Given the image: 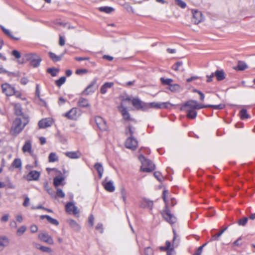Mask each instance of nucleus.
Returning a JSON list of instances; mask_svg holds the SVG:
<instances>
[{
    "label": "nucleus",
    "instance_id": "nucleus-1",
    "mask_svg": "<svg viewBox=\"0 0 255 255\" xmlns=\"http://www.w3.org/2000/svg\"><path fill=\"white\" fill-rule=\"evenodd\" d=\"M29 122V118L27 116H23V118H17L13 122L12 126L10 129V134L14 136H17L26 125Z\"/></svg>",
    "mask_w": 255,
    "mask_h": 255
},
{
    "label": "nucleus",
    "instance_id": "nucleus-2",
    "mask_svg": "<svg viewBox=\"0 0 255 255\" xmlns=\"http://www.w3.org/2000/svg\"><path fill=\"white\" fill-rule=\"evenodd\" d=\"M168 193L167 190H164L162 194V198L165 203L166 204L165 209L161 212V214L164 219L169 224H173L176 222V218L172 214L170 213L167 205V200L166 195Z\"/></svg>",
    "mask_w": 255,
    "mask_h": 255
},
{
    "label": "nucleus",
    "instance_id": "nucleus-3",
    "mask_svg": "<svg viewBox=\"0 0 255 255\" xmlns=\"http://www.w3.org/2000/svg\"><path fill=\"white\" fill-rule=\"evenodd\" d=\"M124 100L128 101H131L132 106L137 110L146 111L149 109V106L148 103L141 101L138 98H133L132 100H131L129 97H127Z\"/></svg>",
    "mask_w": 255,
    "mask_h": 255
},
{
    "label": "nucleus",
    "instance_id": "nucleus-4",
    "mask_svg": "<svg viewBox=\"0 0 255 255\" xmlns=\"http://www.w3.org/2000/svg\"><path fill=\"white\" fill-rule=\"evenodd\" d=\"M139 159L142 163L141 170L143 172H150L155 169V165L153 162L145 158L143 155H140Z\"/></svg>",
    "mask_w": 255,
    "mask_h": 255
},
{
    "label": "nucleus",
    "instance_id": "nucleus-5",
    "mask_svg": "<svg viewBox=\"0 0 255 255\" xmlns=\"http://www.w3.org/2000/svg\"><path fill=\"white\" fill-rule=\"evenodd\" d=\"M24 59L29 62L30 64L34 67H37L40 65L41 59L40 56L36 53H27L24 55Z\"/></svg>",
    "mask_w": 255,
    "mask_h": 255
},
{
    "label": "nucleus",
    "instance_id": "nucleus-6",
    "mask_svg": "<svg viewBox=\"0 0 255 255\" xmlns=\"http://www.w3.org/2000/svg\"><path fill=\"white\" fill-rule=\"evenodd\" d=\"M205 108V105L199 104L196 100H190L186 102L182 106L181 110H185L187 109L199 110Z\"/></svg>",
    "mask_w": 255,
    "mask_h": 255
},
{
    "label": "nucleus",
    "instance_id": "nucleus-7",
    "mask_svg": "<svg viewBox=\"0 0 255 255\" xmlns=\"http://www.w3.org/2000/svg\"><path fill=\"white\" fill-rule=\"evenodd\" d=\"M192 12L193 15L192 21L194 24H197L203 21V17L201 11L198 10L193 9Z\"/></svg>",
    "mask_w": 255,
    "mask_h": 255
},
{
    "label": "nucleus",
    "instance_id": "nucleus-8",
    "mask_svg": "<svg viewBox=\"0 0 255 255\" xmlns=\"http://www.w3.org/2000/svg\"><path fill=\"white\" fill-rule=\"evenodd\" d=\"M80 116L78 110L76 108L71 109L64 114V116L71 120H76Z\"/></svg>",
    "mask_w": 255,
    "mask_h": 255
},
{
    "label": "nucleus",
    "instance_id": "nucleus-9",
    "mask_svg": "<svg viewBox=\"0 0 255 255\" xmlns=\"http://www.w3.org/2000/svg\"><path fill=\"white\" fill-rule=\"evenodd\" d=\"M1 87L2 92L7 96H12L13 95V93H14V88L7 83L2 84Z\"/></svg>",
    "mask_w": 255,
    "mask_h": 255
},
{
    "label": "nucleus",
    "instance_id": "nucleus-10",
    "mask_svg": "<svg viewBox=\"0 0 255 255\" xmlns=\"http://www.w3.org/2000/svg\"><path fill=\"white\" fill-rule=\"evenodd\" d=\"M38 237L40 241L48 244L53 245L54 244L52 238L46 232L39 233Z\"/></svg>",
    "mask_w": 255,
    "mask_h": 255
},
{
    "label": "nucleus",
    "instance_id": "nucleus-11",
    "mask_svg": "<svg viewBox=\"0 0 255 255\" xmlns=\"http://www.w3.org/2000/svg\"><path fill=\"white\" fill-rule=\"evenodd\" d=\"M125 146L128 148L134 150L137 146V141L133 137H129L125 142Z\"/></svg>",
    "mask_w": 255,
    "mask_h": 255
},
{
    "label": "nucleus",
    "instance_id": "nucleus-12",
    "mask_svg": "<svg viewBox=\"0 0 255 255\" xmlns=\"http://www.w3.org/2000/svg\"><path fill=\"white\" fill-rule=\"evenodd\" d=\"M149 105V109L153 108L156 109H166L169 107V106H172L169 102H163V103H156L152 102L148 103Z\"/></svg>",
    "mask_w": 255,
    "mask_h": 255
},
{
    "label": "nucleus",
    "instance_id": "nucleus-13",
    "mask_svg": "<svg viewBox=\"0 0 255 255\" xmlns=\"http://www.w3.org/2000/svg\"><path fill=\"white\" fill-rule=\"evenodd\" d=\"M95 121L100 130L105 131L107 129L108 126L106 122L102 117L97 116L95 117Z\"/></svg>",
    "mask_w": 255,
    "mask_h": 255
},
{
    "label": "nucleus",
    "instance_id": "nucleus-14",
    "mask_svg": "<svg viewBox=\"0 0 255 255\" xmlns=\"http://www.w3.org/2000/svg\"><path fill=\"white\" fill-rule=\"evenodd\" d=\"M97 79H94L92 80L91 83L87 87L84 91H83L82 94L86 95H88L90 93H93L95 92L96 87L95 85L97 83Z\"/></svg>",
    "mask_w": 255,
    "mask_h": 255
},
{
    "label": "nucleus",
    "instance_id": "nucleus-15",
    "mask_svg": "<svg viewBox=\"0 0 255 255\" xmlns=\"http://www.w3.org/2000/svg\"><path fill=\"white\" fill-rule=\"evenodd\" d=\"M119 111L121 113L124 120L127 121L131 120L130 115L127 110V108L124 106L123 103H122L118 107Z\"/></svg>",
    "mask_w": 255,
    "mask_h": 255
},
{
    "label": "nucleus",
    "instance_id": "nucleus-16",
    "mask_svg": "<svg viewBox=\"0 0 255 255\" xmlns=\"http://www.w3.org/2000/svg\"><path fill=\"white\" fill-rule=\"evenodd\" d=\"M65 209L67 212L69 213L72 212L74 215H76L79 212L78 208L71 202H68L66 204Z\"/></svg>",
    "mask_w": 255,
    "mask_h": 255
},
{
    "label": "nucleus",
    "instance_id": "nucleus-17",
    "mask_svg": "<svg viewBox=\"0 0 255 255\" xmlns=\"http://www.w3.org/2000/svg\"><path fill=\"white\" fill-rule=\"evenodd\" d=\"M52 125V121L50 119H44L39 121L38 127L39 128H45L50 127Z\"/></svg>",
    "mask_w": 255,
    "mask_h": 255
},
{
    "label": "nucleus",
    "instance_id": "nucleus-18",
    "mask_svg": "<svg viewBox=\"0 0 255 255\" xmlns=\"http://www.w3.org/2000/svg\"><path fill=\"white\" fill-rule=\"evenodd\" d=\"M39 176L40 172L36 170H33L27 175V179L29 181L37 180L39 178Z\"/></svg>",
    "mask_w": 255,
    "mask_h": 255
},
{
    "label": "nucleus",
    "instance_id": "nucleus-19",
    "mask_svg": "<svg viewBox=\"0 0 255 255\" xmlns=\"http://www.w3.org/2000/svg\"><path fill=\"white\" fill-rule=\"evenodd\" d=\"M103 185L105 190L109 192H113L115 190V187L112 181H109L107 182H103Z\"/></svg>",
    "mask_w": 255,
    "mask_h": 255
},
{
    "label": "nucleus",
    "instance_id": "nucleus-20",
    "mask_svg": "<svg viewBox=\"0 0 255 255\" xmlns=\"http://www.w3.org/2000/svg\"><path fill=\"white\" fill-rule=\"evenodd\" d=\"M0 27L1 29V30L3 31V32L4 33V34L5 35H6L7 37H8L9 38L12 39H13V40H18L20 39V38L19 37H15L14 36H13L11 33V32L5 28L3 26H2V25H0Z\"/></svg>",
    "mask_w": 255,
    "mask_h": 255
},
{
    "label": "nucleus",
    "instance_id": "nucleus-21",
    "mask_svg": "<svg viewBox=\"0 0 255 255\" xmlns=\"http://www.w3.org/2000/svg\"><path fill=\"white\" fill-rule=\"evenodd\" d=\"M12 105L14 108L15 114L19 116H20L21 118H23V116H26L22 112L21 106L19 104H12Z\"/></svg>",
    "mask_w": 255,
    "mask_h": 255
},
{
    "label": "nucleus",
    "instance_id": "nucleus-22",
    "mask_svg": "<svg viewBox=\"0 0 255 255\" xmlns=\"http://www.w3.org/2000/svg\"><path fill=\"white\" fill-rule=\"evenodd\" d=\"M65 155L71 159H78L81 156V153L79 151H68L65 153Z\"/></svg>",
    "mask_w": 255,
    "mask_h": 255
},
{
    "label": "nucleus",
    "instance_id": "nucleus-23",
    "mask_svg": "<svg viewBox=\"0 0 255 255\" xmlns=\"http://www.w3.org/2000/svg\"><path fill=\"white\" fill-rule=\"evenodd\" d=\"M67 222L73 230L77 232L80 231V226L75 221L71 219L68 220Z\"/></svg>",
    "mask_w": 255,
    "mask_h": 255
},
{
    "label": "nucleus",
    "instance_id": "nucleus-24",
    "mask_svg": "<svg viewBox=\"0 0 255 255\" xmlns=\"http://www.w3.org/2000/svg\"><path fill=\"white\" fill-rule=\"evenodd\" d=\"M40 219H46L49 223L55 226H58L59 225V222L57 220L51 218L49 215H41L40 216Z\"/></svg>",
    "mask_w": 255,
    "mask_h": 255
},
{
    "label": "nucleus",
    "instance_id": "nucleus-25",
    "mask_svg": "<svg viewBox=\"0 0 255 255\" xmlns=\"http://www.w3.org/2000/svg\"><path fill=\"white\" fill-rule=\"evenodd\" d=\"M22 151L24 152H27L30 154L32 153L31 143L30 140H27L22 147Z\"/></svg>",
    "mask_w": 255,
    "mask_h": 255
},
{
    "label": "nucleus",
    "instance_id": "nucleus-26",
    "mask_svg": "<svg viewBox=\"0 0 255 255\" xmlns=\"http://www.w3.org/2000/svg\"><path fill=\"white\" fill-rule=\"evenodd\" d=\"M78 106L80 107L85 108L89 107L90 105L87 99L81 97L78 100Z\"/></svg>",
    "mask_w": 255,
    "mask_h": 255
},
{
    "label": "nucleus",
    "instance_id": "nucleus-27",
    "mask_svg": "<svg viewBox=\"0 0 255 255\" xmlns=\"http://www.w3.org/2000/svg\"><path fill=\"white\" fill-rule=\"evenodd\" d=\"M153 205V203L152 201L147 199H144L143 200L142 203L140 206L142 208H148L150 210H151L152 209Z\"/></svg>",
    "mask_w": 255,
    "mask_h": 255
},
{
    "label": "nucleus",
    "instance_id": "nucleus-28",
    "mask_svg": "<svg viewBox=\"0 0 255 255\" xmlns=\"http://www.w3.org/2000/svg\"><path fill=\"white\" fill-rule=\"evenodd\" d=\"M8 244V240L6 237H0V252L2 251Z\"/></svg>",
    "mask_w": 255,
    "mask_h": 255
},
{
    "label": "nucleus",
    "instance_id": "nucleus-29",
    "mask_svg": "<svg viewBox=\"0 0 255 255\" xmlns=\"http://www.w3.org/2000/svg\"><path fill=\"white\" fill-rule=\"evenodd\" d=\"M214 75L218 81H222L225 78V74L223 70H217L214 72Z\"/></svg>",
    "mask_w": 255,
    "mask_h": 255
},
{
    "label": "nucleus",
    "instance_id": "nucleus-30",
    "mask_svg": "<svg viewBox=\"0 0 255 255\" xmlns=\"http://www.w3.org/2000/svg\"><path fill=\"white\" fill-rule=\"evenodd\" d=\"M196 110L187 109L185 111L187 112V118L191 119H194L196 118L197 115V113L196 111Z\"/></svg>",
    "mask_w": 255,
    "mask_h": 255
},
{
    "label": "nucleus",
    "instance_id": "nucleus-31",
    "mask_svg": "<svg viewBox=\"0 0 255 255\" xmlns=\"http://www.w3.org/2000/svg\"><path fill=\"white\" fill-rule=\"evenodd\" d=\"M113 82H106L101 88V93L103 94H105L107 92L108 88H110L114 86Z\"/></svg>",
    "mask_w": 255,
    "mask_h": 255
},
{
    "label": "nucleus",
    "instance_id": "nucleus-32",
    "mask_svg": "<svg viewBox=\"0 0 255 255\" xmlns=\"http://www.w3.org/2000/svg\"><path fill=\"white\" fill-rule=\"evenodd\" d=\"M94 167L98 173L99 178H101L104 172V168L102 165L101 163H97L95 164Z\"/></svg>",
    "mask_w": 255,
    "mask_h": 255
},
{
    "label": "nucleus",
    "instance_id": "nucleus-33",
    "mask_svg": "<svg viewBox=\"0 0 255 255\" xmlns=\"http://www.w3.org/2000/svg\"><path fill=\"white\" fill-rule=\"evenodd\" d=\"M49 55L50 58L54 62H57V61H59L61 60L62 58L63 57V56L64 55V53L62 54L61 55L58 56L52 52H49Z\"/></svg>",
    "mask_w": 255,
    "mask_h": 255
},
{
    "label": "nucleus",
    "instance_id": "nucleus-34",
    "mask_svg": "<svg viewBox=\"0 0 255 255\" xmlns=\"http://www.w3.org/2000/svg\"><path fill=\"white\" fill-rule=\"evenodd\" d=\"M100 11L104 12L106 13H110L114 10V9L112 7L110 6H102L99 8Z\"/></svg>",
    "mask_w": 255,
    "mask_h": 255
},
{
    "label": "nucleus",
    "instance_id": "nucleus-35",
    "mask_svg": "<svg viewBox=\"0 0 255 255\" xmlns=\"http://www.w3.org/2000/svg\"><path fill=\"white\" fill-rule=\"evenodd\" d=\"M240 116L242 120H245L250 118V116L247 113V110L242 109L240 112Z\"/></svg>",
    "mask_w": 255,
    "mask_h": 255
},
{
    "label": "nucleus",
    "instance_id": "nucleus-36",
    "mask_svg": "<svg viewBox=\"0 0 255 255\" xmlns=\"http://www.w3.org/2000/svg\"><path fill=\"white\" fill-rule=\"evenodd\" d=\"M227 230V228L224 229L223 230H221L220 232L218 233H217L214 235L212 236L210 241H217L219 240V238H220L221 235L224 233V232Z\"/></svg>",
    "mask_w": 255,
    "mask_h": 255
},
{
    "label": "nucleus",
    "instance_id": "nucleus-37",
    "mask_svg": "<svg viewBox=\"0 0 255 255\" xmlns=\"http://www.w3.org/2000/svg\"><path fill=\"white\" fill-rule=\"evenodd\" d=\"M247 65L246 63L243 61H239L238 63V65L235 69L240 71H243L246 69L247 68Z\"/></svg>",
    "mask_w": 255,
    "mask_h": 255
},
{
    "label": "nucleus",
    "instance_id": "nucleus-38",
    "mask_svg": "<svg viewBox=\"0 0 255 255\" xmlns=\"http://www.w3.org/2000/svg\"><path fill=\"white\" fill-rule=\"evenodd\" d=\"M183 65V63L181 61L177 62L174 65H173L172 67V69L175 71H183V69H180V67H182Z\"/></svg>",
    "mask_w": 255,
    "mask_h": 255
},
{
    "label": "nucleus",
    "instance_id": "nucleus-39",
    "mask_svg": "<svg viewBox=\"0 0 255 255\" xmlns=\"http://www.w3.org/2000/svg\"><path fill=\"white\" fill-rule=\"evenodd\" d=\"M21 161L19 158L15 159L12 163V166L18 169L21 168Z\"/></svg>",
    "mask_w": 255,
    "mask_h": 255
},
{
    "label": "nucleus",
    "instance_id": "nucleus-40",
    "mask_svg": "<svg viewBox=\"0 0 255 255\" xmlns=\"http://www.w3.org/2000/svg\"><path fill=\"white\" fill-rule=\"evenodd\" d=\"M135 131V128L131 126H129L126 130V133L127 135L132 137V135Z\"/></svg>",
    "mask_w": 255,
    "mask_h": 255
},
{
    "label": "nucleus",
    "instance_id": "nucleus-41",
    "mask_svg": "<svg viewBox=\"0 0 255 255\" xmlns=\"http://www.w3.org/2000/svg\"><path fill=\"white\" fill-rule=\"evenodd\" d=\"M48 160L50 162H54L58 160V157L55 153L51 152L49 155Z\"/></svg>",
    "mask_w": 255,
    "mask_h": 255
},
{
    "label": "nucleus",
    "instance_id": "nucleus-42",
    "mask_svg": "<svg viewBox=\"0 0 255 255\" xmlns=\"http://www.w3.org/2000/svg\"><path fill=\"white\" fill-rule=\"evenodd\" d=\"M161 83L164 85H168L170 86L173 82V79L170 78L164 79V78H160V79Z\"/></svg>",
    "mask_w": 255,
    "mask_h": 255
},
{
    "label": "nucleus",
    "instance_id": "nucleus-43",
    "mask_svg": "<svg viewBox=\"0 0 255 255\" xmlns=\"http://www.w3.org/2000/svg\"><path fill=\"white\" fill-rule=\"evenodd\" d=\"M206 108H213L216 110H221L223 109L225 107V105L224 104H220L218 105H205Z\"/></svg>",
    "mask_w": 255,
    "mask_h": 255
},
{
    "label": "nucleus",
    "instance_id": "nucleus-44",
    "mask_svg": "<svg viewBox=\"0 0 255 255\" xmlns=\"http://www.w3.org/2000/svg\"><path fill=\"white\" fill-rule=\"evenodd\" d=\"M59 71L58 69L55 68H49L47 69V72L53 77L57 75V73Z\"/></svg>",
    "mask_w": 255,
    "mask_h": 255
},
{
    "label": "nucleus",
    "instance_id": "nucleus-45",
    "mask_svg": "<svg viewBox=\"0 0 255 255\" xmlns=\"http://www.w3.org/2000/svg\"><path fill=\"white\" fill-rule=\"evenodd\" d=\"M120 192H121L122 198L124 202L125 203H126V201H127V194L126 189L124 187H122L120 188Z\"/></svg>",
    "mask_w": 255,
    "mask_h": 255
},
{
    "label": "nucleus",
    "instance_id": "nucleus-46",
    "mask_svg": "<svg viewBox=\"0 0 255 255\" xmlns=\"http://www.w3.org/2000/svg\"><path fill=\"white\" fill-rule=\"evenodd\" d=\"M63 180H64V178L63 177H55L54 178V180H53V183H54V186L55 187H58L61 184V183Z\"/></svg>",
    "mask_w": 255,
    "mask_h": 255
},
{
    "label": "nucleus",
    "instance_id": "nucleus-47",
    "mask_svg": "<svg viewBox=\"0 0 255 255\" xmlns=\"http://www.w3.org/2000/svg\"><path fill=\"white\" fill-rule=\"evenodd\" d=\"M65 81L66 77L62 76L60 77L58 80H56L55 84L58 87H60L65 82Z\"/></svg>",
    "mask_w": 255,
    "mask_h": 255
},
{
    "label": "nucleus",
    "instance_id": "nucleus-48",
    "mask_svg": "<svg viewBox=\"0 0 255 255\" xmlns=\"http://www.w3.org/2000/svg\"><path fill=\"white\" fill-rule=\"evenodd\" d=\"M168 89L172 92H176L179 90L180 86L177 84H172V83Z\"/></svg>",
    "mask_w": 255,
    "mask_h": 255
},
{
    "label": "nucleus",
    "instance_id": "nucleus-49",
    "mask_svg": "<svg viewBox=\"0 0 255 255\" xmlns=\"http://www.w3.org/2000/svg\"><path fill=\"white\" fill-rule=\"evenodd\" d=\"M175 2L176 5L182 8H185L187 6L186 3L182 0H175Z\"/></svg>",
    "mask_w": 255,
    "mask_h": 255
},
{
    "label": "nucleus",
    "instance_id": "nucleus-50",
    "mask_svg": "<svg viewBox=\"0 0 255 255\" xmlns=\"http://www.w3.org/2000/svg\"><path fill=\"white\" fill-rule=\"evenodd\" d=\"M248 221V218L247 217H244L243 218L240 219L238 221V223L239 225H240V226H244L247 223Z\"/></svg>",
    "mask_w": 255,
    "mask_h": 255
},
{
    "label": "nucleus",
    "instance_id": "nucleus-51",
    "mask_svg": "<svg viewBox=\"0 0 255 255\" xmlns=\"http://www.w3.org/2000/svg\"><path fill=\"white\" fill-rule=\"evenodd\" d=\"M25 231H26V227L24 226H21L20 227H19V228L17 231V233H16L17 235L19 236L22 235V234H24V233L25 232Z\"/></svg>",
    "mask_w": 255,
    "mask_h": 255
},
{
    "label": "nucleus",
    "instance_id": "nucleus-52",
    "mask_svg": "<svg viewBox=\"0 0 255 255\" xmlns=\"http://www.w3.org/2000/svg\"><path fill=\"white\" fill-rule=\"evenodd\" d=\"M144 253L145 255H153V250L150 247L145 248Z\"/></svg>",
    "mask_w": 255,
    "mask_h": 255
},
{
    "label": "nucleus",
    "instance_id": "nucleus-53",
    "mask_svg": "<svg viewBox=\"0 0 255 255\" xmlns=\"http://www.w3.org/2000/svg\"><path fill=\"white\" fill-rule=\"evenodd\" d=\"M39 86L38 84L36 85V92H35V95L36 97H37L41 102H42L44 104H45V102L41 99L40 97V91L39 90Z\"/></svg>",
    "mask_w": 255,
    "mask_h": 255
},
{
    "label": "nucleus",
    "instance_id": "nucleus-54",
    "mask_svg": "<svg viewBox=\"0 0 255 255\" xmlns=\"http://www.w3.org/2000/svg\"><path fill=\"white\" fill-rule=\"evenodd\" d=\"M56 196L58 197L64 198L65 197V193L61 189L58 188L57 189Z\"/></svg>",
    "mask_w": 255,
    "mask_h": 255
},
{
    "label": "nucleus",
    "instance_id": "nucleus-55",
    "mask_svg": "<svg viewBox=\"0 0 255 255\" xmlns=\"http://www.w3.org/2000/svg\"><path fill=\"white\" fill-rule=\"evenodd\" d=\"M0 74H5L7 73L8 76L14 75V73L12 72H10L7 71L5 69H4L2 67L0 66Z\"/></svg>",
    "mask_w": 255,
    "mask_h": 255
},
{
    "label": "nucleus",
    "instance_id": "nucleus-56",
    "mask_svg": "<svg viewBox=\"0 0 255 255\" xmlns=\"http://www.w3.org/2000/svg\"><path fill=\"white\" fill-rule=\"evenodd\" d=\"M11 54L16 59H19L21 57L20 53L16 50H13L11 52Z\"/></svg>",
    "mask_w": 255,
    "mask_h": 255
},
{
    "label": "nucleus",
    "instance_id": "nucleus-57",
    "mask_svg": "<svg viewBox=\"0 0 255 255\" xmlns=\"http://www.w3.org/2000/svg\"><path fill=\"white\" fill-rule=\"evenodd\" d=\"M154 176L159 181H161L162 180L163 177L161 176L160 172L158 171L155 172L154 173Z\"/></svg>",
    "mask_w": 255,
    "mask_h": 255
},
{
    "label": "nucleus",
    "instance_id": "nucleus-58",
    "mask_svg": "<svg viewBox=\"0 0 255 255\" xmlns=\"http://www.w3.org/2000/svg\"><path fill=\"white\" fill-rule=\"evenodd\" d=\"M9 216L8 214H6L2 216L0 219V221L1 223H6L8 221Z\"/></svg>",
    "mask_w": 255,
    "mask_h": 255
},
{
    "label": "nucleus",
    "instance_id": "nucleus-59",
    "mask_svg": "<svg viewBox=\"0 0 255 255\" xmlns=\"http://www.w3.org/2000/svg\"><path fill=\"white\" fill-rule=\"evenodd\" d=\"M40 250L45 253H50L52 251V250L50 248L45 246H41L40 248Z\"/></svg>",
    "mask_w": 255,
    "mask_h": 255
},
{
    "label": "nucleus",
    "instance_id": "nucleus-60",
    "mask_svg": "<svg viewBox=\"0 0 255 255\" xmlns=\"http://www.w3.org/2000/svg\"><path fill=\"white\" fill-rule=\"evenodd\" d=\"M87 72H88V70L87 69H77L76 71V74H77L78 75H81V74H85V73H87Z\"/></svg>",
    "mask_w": 255,
    "mask_h": 255
},
{
    "label": "nucleus",
    "instance_id": "nucleus-61",
    "mask_svg": "<svg viewBox=\"0 0 255 255\" xmlns=\"http://www.w3.org/2000/svg\"><path fill=\"white\" fill-rule=\"evenodd\" d=\"M96 229L97 230H98L101 233H103L104 232L103 224L102 223H98L96 227Z\"/></svg>",
    "mask_w": 255,
    "mask_h": 255
},
{
    "label": "nucleus",
    "instance_id": "nucleus-62",
    "mask_svg": "<svg viewBox=\"0 0 255 255\" xmlns=\"http://www.w3.org/2000/svg\"><path fill=\"white\" fill-rule=\"evenodd\" d=\"M241 237L239 238L236 241L234 242L233 245L238 247H240L241 246H242V244L241 242Z\"/></svg>",
    "mask_w": 255,
    "mask_h": 255
},
{
    "label": "nucleus",
    "instance_id": "nucleus-63",
    "mask_svg": "<svg viewBox=\"0 0 255 255\" xmlns=\"http://www.w3.org/2000/svg\"><path fill=\"white\" fill-rule=\"evenodd\" d=\"M38 231V227L35 225H31L30 227V231L32 233H35Z\"/></svg>",
    "mask_w": 255,
    "mask_h": 255
},
{
    "label": "nucleus",
    "instance_id": "nucleus-64",
    "mask_svg": "<svg viewBox=\"0 0 255 255\" xmlns=\"http://www.w3.org/2000/svg\"><path fill=\"white\" fill-rule=\"evenodd\" d=\"M94 217L93 215H91L89 217L88 222L91 225V226H93L94 225Z\"/></svg>",
    "mask_w": 255,
    "mask_h": 255
}]
</instances>
